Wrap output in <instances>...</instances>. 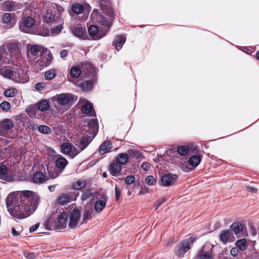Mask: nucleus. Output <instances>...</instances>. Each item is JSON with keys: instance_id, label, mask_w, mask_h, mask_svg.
<instances>
[{"instance_id": "nucleus-1", "label": "nucleus", "mask_w": 259, "mask_h": 259, "mask_svg": "<svg viewBox=\"0 0 259 259\" xmlns=\"http://www.w3.org/2000/svg\"><path fill=\"white\" fill-rule=\"evenodd\" d=\"M108 17H104L101 15L97 11H94L91 14L92 20L104 26L102 30H99L98 27L96 25H91L88 28V31L90 36L94 39H99L104 37L108 32L111 24V18L113 16L112 11L108 13Z\"/></svg>"}, {"instance_id": "nucleus-2", "label": "nucleus", "mask_w": 259, "mask_h": 259, "mask_svg": "<svg viewBox=\"0 0 259 259\" xmlns=\"http://www.w3.org/2000/svg\"><path fill=\"white\" fill-rule=\"evenodd\" d=\"M38 202L36 200L31 201L30 205L21 202V204L17 205L13 208H9V212L13 217L23 219L29 217L36 210Z\"/></svg>"}, {"instance_id": "nucleus-3", "label": "nucleus", "mask_w": 259, "mask_h": 259, "mask_svg": "<svg viewBox=\"0 0 259 259\" xmlns=\"http://www.w3.org/2000/svg\"><path fill=\"white\" fill-rule=\"evenodd\" d=\"M76 100V97L70 93H62L56 95L52 98V100L62 106L68 109Z\"/></svg>"}, {"instance_id": "nucleus-4", "label": "nucleus", "mask_w": 259, "mask_h": 259, "mask_svg": "<svg viewBox=\"0 0 259 259\" xmlns=\"http://www.w3.org/2000/svg\"><path fill=\"white\" fill-rule=\"evenodd\" d=\"M48 2L45 3L42 9V15L44 20L47 23H52L54 22H60L59 17L57 13L54 12L52 8H49Z\"/></svg>"}, {"instance_id": "nucleus-5", "label": "nucleus", "mask_w": 259, "mask_h": 259, "mask_svg": "<svg viewBox=\"0 0 259 259\" xmlns=\"http://www.w3.org/2000/svg\"><path fill=\"white\" fill-rule=\"evenodd\" d=\"M201 160V158L199 156L194 155L190 157L188 161L180 163L179 166L185 171H190L197 166Z\"/></svg>"}, {"instance_id": "nucleus-6", "label": "nucleus", "mask_w": 259, "mask_h": 259, "mask_svg": "<svg viewBox=\"0 0 259 259\" xmlns=\"http://www.w3.org/2000/svg\"><path fill=\"white\" fill-rule=\"evenodd\" d=\"M68 161L63 157L58 158L56 160V166L58 168V170L54 172L51 171V170H48V175L50 176L51 179H55L58 177L64 170V168L68 164Z\"/></svg>"}, {"instance_id": "nucleus-7", "label": "nucleus", "mask_w": 259, "mask_h": 259, "mask_svg": "<svg viewBox=\"0 0 259 259\" xmlns=\"http://www.w3.org/2000/svg\"><path fill=\"white\" fill-rule=\"evenodd\" d=\"M195 238L191 237L180 243L176 249V253L179 256H182L190 248Z\"/></svg>"}, {"instance_id": "nucleus-8", "label": "nucleus", "mask_w": 259, "mask_h": 259, "mask_svg": "<svg viewBox=\"0 0 259 259\" xmlns=\"http://www.w3.org/2000/svg\"><path fill=\"white\" fill-rule=\"evenodd\" d=\"M34 23V19L30 17L27 16L22 18L20 24V30L24 33H30L32 32L31 29Z\"/></svg>"}, {"instance_id": "nucleus-9", "label": "nucleus", "mask_w": 259, "mask_h": 259, "mask_svg": "<svg viewBox=\"0 0 259 259\" xmlns=\"http://www.w3.org/2000/svg\"><path fill=\"white\" fill-rule=\"evenodd\" d=\"M21 195L18 192L11 193L6 199V205L9 211V208H13L17 205L21 204Z\"/></svg>"}, {"instance_id": "nucleus-10", "label": "nucleus", "mask_w": 259, "mask_h": 259, "mask_svg": "<svg viewBox=\"0 0 259 259\" xmlns=\"http://www.w3.org/2000/svg\"><path fill=\"white\" fill-rule=\"evenodd\" d=\"M68 215L66 212H62L58 214L54 220V227L55 229H62L66 227Z\"/></svg>"}, {"instance_id": "nucleus-11", "label": "nucleus", "mask_w": 259, "mask_h": 259, "mask_svg": "<svg viewBox=\"0 0 259 259\" xmlns=\"http://www.w3.org/2000/svg\"><path fill=\"white\" fill-rule=\"evenodd\" d=\"M69 222L68 223L69 227L70 228H75L79 226L80 224V213L78 209H73L71 211L69 215ZM82 223H80V224Z\"/></svg>"}, {"instance_id": "nucleus-12", "label": "nucleus", "mask_w": 259, "mask_h": 259, "mask_svg": "<svg viewBox=\"0 0 259 259\" xmlns=\"http://www.w3.org/2000/svg\"><path fill=\"white\" fill-rule=\"evenodd\" d=\"M49 179H51L49 175L47 176L41 171H36L30 178V181L35 184H40L47 182Z\"/></svg>"}, {"instance_id": "nucleus-13", "label": "nucleus", "mask_w": 259, "mask_h": 259, "mask_svg": "<svg viewBox=\"0 0 259 259\" xmlns=\"http://www.w3.org/2000/svg\"><path fill=\"white\" fill-rule=\"evenodd\" d=\"M178 179V176L175 174H167L163 175L161 178V185L169 187L175 183Z\"/></svg>"}, {"instance_id": "nucleus-14", "label": "nucleus", "mask_w": 259, "mask_h": 259, "mask_svg": "<svg viewBox=\"0 0 259 259\" xmlns=\"http://www.w3.org/2000/svg\"><path fill=\"white\" fill-rule=\"evenodd\" d=\"M13 126L12 122L9 119H5L0 122V136L7 137L9 131Z\"/></svg>"}, {"instance_id": "nucleus-15", "label": "nucleus", "mask_w": 259, "mask_h": 259, "mask_svg": "<svg viewBox=\"0 0 259 259\" xmlns=\"http://www.w3.org/2000/svg\"><path fill=\"white\" fill-rule=\"evenodd\" d=\"M0 179L8 182L15 180L14 176L12 175V171L7 168L4 165L0 166Z\"/></svg>"}, {"instance_id": "nucleus-16", "label": "nucleus", "mask_w": 259, "mask_h": 259, "mask_svg": "<svg viewBox=\"0 0 259 259\" xmlns=\"http://www.w3.org/2000/svg\"><path fill=\"white\" fill-rule=\"evenodd\" d=\"M22 8V5L17 2L8 1L2 4V9L6 11H14Z\"/></svg>"}, {"instance_id": "nucleus-17", "label": "nucleus", "mask_w": 259, "mask_h": 259, "mask_svg": "<svg viewBox=\"0 0 259 259\" xmlns=\"http://www.w3.org/2000/svg\"><path fill=\"white\" fill-rule=\"evenodd\" d=\"M71 30L75 36L81 39L86 38L85 28L81 24H78L72 26Z\"/></svg>"}, {"instance_id": "nucleus-18", "label": "nucleus", "mask_w": 259, "mask_h": 259, "mask_svg": "<svg viewBox=\"0 0 259 259\" xmlns=\"http://www.w3.org/2000/svg\"><path fill=\"white\" fill-rule=\"evenodd\" d=\"M231 229L238 238L243 236H247L246 230H244L243 226L239 223H234L231 226Z\"/></svg>"}, {"instance_id": "nucleus-19", "label": "nucleus", "mask_w": 259, "mask_h": 259, "mask_svg": "<svg viewBox=\"0 0 259 259\" xmlns=\"http://www.w3.org/2000/svg\"><path fill=\"white\" fill-rule=\"evenodd\" d=\"M42 65L45 67L49 66L53 59V56L49 50L47 48H42V53L41 54Z\"/></svg>"}, {"instance_id": "nucleus-20", "label": "nucleus", "mask_w": 259, "mask_h": 259, "mask_svg": "<svg viewBox=\"0 0 259 259\" xmlns=\"http://www.w3.org/2000/svg\"><path fill=\"white\" fill-rule=\"evenodd\" d=\"M33 192L31 191L25 190L21 192L20 194L21 195L20 201L30 205L31 201L33 200H37L33 197Z\"/></svg>"}, {"instance_id": "nucleus-21", "label": "nucleus", "mask_w": 259, "mask_h": 259, "mask_svg": "<svg viewBox=\"0 0 259 259\" xmlns=\"http://www.w3.org/2000/svg\"><path fill=\"white\" fill-rule=\"evenodd\" d=\"M15 74L9 67L0 66V74L2 76L15 80Z\"/></svg>"}, {"instance_id": "nucleus-22", "label": "nucleus", "mask_w": 259, "mask_h": 259, "mask_svg": "<svg viewBox=\"0 0 259 259\" xmlns=\"http://www.w3.org/2000/svg\"><path fill=\"white\" fill-rule=\"evenodd\" d=\"M107 201V197L105 195H101L95 205V209L97 212H100L105 208Z\"/></svg>"}, {"instance_id": "nucleus-23", "label": "nucleus", "mask_w": 259, "mask_h": 259, "mask_svg": "<svg viewBox=\"0 0 259 259\" xmlns=\"http://www.w3.org/2000/svg\"><path fill=\"white\" fill-rule=\"evenodd\" d=\"M220 239L224 243H226L233 241V235L231 231L224 230L220 233Z\"/></svg>"}, {"instance_id": "nucleus-24", "label": "nucleus", "mask_w": 259, "mask_h": 259, "mask_svg": "<svg viewBox=\"0 0 259 259\" xmlns=\"http://www.w3.org/2000/svg\"><path fill=\"white\" fill-rule=\"evenodd\" d=\"M27 50L32 55L35 56L38 55L39 53H42V48H45L40 46L36 45H28L27 46Z\"/></svg>"}, {"instance_id": "nucleus-25", "label": "nucleus", "mask_w": 259, "mask_h": 259, "mask_svg": "<svg viewBox=\"0 0 259 259\" xmlns=\"http://www.w3.org/2000/svg\"><path fill=\"white\" fill-rule=\"evenodd\" d=\"M112 142L111 141H104L100 146L99 149V152L101 155L110 152L112 148Z\"/></svg>"}, {"instance_id": "nucleus-26", "label": "nucleus", "mask_w": 259, "mask_h": 259, "mask_svg": "<svg viewBox=\"0 0 259 259\" xmlns=\"http://www.w3.org/2000/svg\"><path fill=\"white\" fill-rule=\"evenodd\" d=\"M2 20L3 23L8 25V28L12 27L16 23V20L12 18V14L10 13H5L2 17Z\"/></svg>"}, {"instance_id": "nucleus-27", "label": "nucleus", "mask_w": 259, "mask_h": 259, "mask_svg": "<svg viewBox=\"0 0 259 259\" xmlns=\"http://www.w3.org/2000/svg\"><path fill=\"white\" fill-rule=\"evenodd\" d=\"M109 171L113 176H117L121 170V165L117 162H113L109 165Z\"/></svg>"}, {"instance_id": "nucleus-28", "label": "nucleus", "mask_w": 259, "mask_h": 259, "mask_svg": "<svg viewBox=\"0 0 259 259\" xmlns=\"http://www.w3.org/2000/svg\"><path fill=\"white\" fill-rule=\"evenodd\" d=\"M126 40V37L123 35H117L114 39L113 45L117 51L120 50Z\"/></svg>"}, {"instance_id": "nucleus-29", "label": "nucleus", "mask_w": 259, "mask_h": 259, "mask_svg": "<svg viewBox=\"0 0 259 259\" xmlns=\"http://www.w3.org/2000/svg\"><path fill=\"white\" fill-rule=\"evenodd\" d=\"M49 8H52L54 12L57 13V15L59 17L60 22H62V19L60 17V14L64 11V9L61 6L56 5L52 2H48Z\"/></svg>"}, {"instance_id": "nucleus-30", "label": "nucleus", "mask_w": 259, "mask_h": 259, "mask_svg": "<svg viewBox=\"0 0 259 259\" xmlns=\"http://www.w3.org/2000/svg\"><path fill=\"white\" fill-rule=\"evenodd\" d=\"M91 140L88 136H84L79 140V143L76 145L78 146L80 151L84 150L90 143Z\"/></svg>"}, {"instance_id": "nucleus-31", "label": "nucleus", "mask_w": 259, "mask_h": 259, "mask_svg": "<svg viewBox=\"0 0 259 259\" xmlns=\"http://www.w3.org/2000/svg\"><path fill=\"white\" fill-rule=\"evenodd\" d=\"M84 5L80 3H75L72 4L71 10L75 14H80L83 12Z\"/></svg>"}, {"instance_id": "nucleus-32", "label": "nucleus", "mask_w": 259, "mask_h": 259, "mask_svg": "<svg viewBox=\"0 0 259 259\" xmlns=\"http://www.w3.org/2000/svg\"><path fill=\"white\" fill-rule=\"evenodd\" d=\"M81 111L83 113L89 114L90 116H93L95 114L92 104L88 102L86 103L82 106Z\"/></svg>"}, {"instance_id": "nucleus-33", "label": "nucleus", "mask_w": 259, "mask_h": 259, "mask_svg": "<svg viewBox=\"0 0 259 259\" xmlns=\"http://www.w3.org/2000/svg\"><path fill=\"white\" fill-rule=\"evenodd\" d=\"M96 191L93 189H85L82 191L81 199L82 201L86 200L89 198L93 196Z\"/></svg>"}, {"instance_id": "nucleus-34", "label": "nucleus", "mask_w": 259, "mask_h": 259, "mask_svg": "<svg viewBox=\"0 0 259 259\" xmlns=\"http://www.w3.org/2000/svg\"><path fill=\"white\" fill-rule=\"evenodd\" d=\"M204 247L199 251L198 253L197 259H213L210 252H206L204 250Z\"/></svg>"}, {"instance_id": "nucleus-35", "label": "nucleus", "mask_w": 259, "mask_h": 259, "mask_svg": "<svg viewBox=\"0 0 259 259\" xmlns=\"http://www.w3.org/2000/svg\"><path fill=\"white\" fill-rule=\"evenodd\" d=\"M128 160V156L126 153H120L117 155L116 161L120 165L125 164Z\"/></svg>"}, {"instance_id": "nucleus-36", "label": "nucleus", "mask_w": 259, "mask_h": 259, "mask_svg": "<svg viewBox=\"0 0 259 259\" xmlns=\"http://www.w3.org/2000/svg\"><path fill=\"white\" fill-rule=\"evenodd\" d=\"M86 185V182L84 180H78L74 182L72 184L73 190H80L83 188Z\"/></svg>"}, {"instance_id": "nucleus-37", "label": "nucleus", "mask_w": 259, "mask_h": 259, "mask_svg": "<svg viewBox=\"0 0 259 259\" xmlns=\"http://www.w3.org/2000/svg\"><path fill=\"white\" fill-rule=\"evenodd\" d=\"M37 108L41 111H45L49 108V102L47 100H43L37 103Z\"/></svg>"}, {"instance_id": "nucleus-38", "label": "nucleus", "mask_w": 259, "mask_h": 259, "mask_svg": "<svg viewBox=\"0 0 259 259\" xmlns=\"http://www.w3.org/2000/svg\"><path fill=\"white\" fill-rule=\"evenodd\" d=\"M72 145L68 143H63L61 147L62 152L64 154H67L70 156V152H71Z\"/></svg>"}, {"instance_id": "nucleus-39", "label": "nucleus", "mask_w": 259, "mask_h": 259, "mask_svg": "<svg viewBox=\"0 0 259 259\" xmlns=\"http://www.w3.org/2000/svg\"><path fill=\"white\" fill-rule=\"evenodd\" d=\"M57 74V70L55 69H50L46 72L45 78L48 80H51L54 79Z\"/></svg>"}, {"instance_id": "nucleus-40", "label": "nucleus", "mask_w": 259, "mask_h": 259, "mask_svg": "<svg viewBox=\"0 0 259 259\" xmlns=\"http://www.w3.org/2000/svg\"><path fill=\"white\" fill-rule=\"evenodd\" d=\"M236 245L237 247H238L239 249L241 251L245 250L247 246L246 241L244 239L238 240L236 242Z\"/></svg>"}, {"instance_id": "nucleus-41", "label": "nucleus", "mask_w": 259, "mask_h": 259, "mask_svg": "<svg viewBox=\"0 0 259 259\" xmlns=\"http://www.w3.org/2000/svg\"><path fill=\"white\" fill-rule=\"evenodd\" d=\"M17 93H18V91L17 89H14V88H11V89L6 90L4 92V95L6 97H15Z\"/></svg>"}, {"instance_id": "nucleus-42", "label": "nucleus", "mask_w": 259, "mask_h": 259, "mask_svg": "<svg viewBox=\"0 0 259 259\" xmlns=\"http://www.w3.org/2000/svg\"><path fill=\"white\" fill-rule=\"evenodd\" d=\"M93 86V81L91 80L84 81L81 83V88L84 91L91 90Z\"/></svg>"}, {"instance_id": "nucleus-43", "label": "nucleus", "mask_w": 259, "mask_h": 259, "mask_svg": "<svg viewBox=\"0 0 259 259\" xmlns=\"http://www.w3.org/2000/svg\"><path fill=\"white\" fill-rule=\"evenodd\" d=\"M80 74L81 70L78 67L74 66L70 70V74L73 78H77Z\"/></svg>"}, {"instance_id": "nucleus-44", "label": "nucleus", "mask_w": 259, "mask_h": 259, "mask_svg": "<svg viewBox=\"0 0 259 259\" xmlns=\"http://www.w3.org/2000/svg\"><path fill=\"white\" fill-rule=\"evenodd\" d=\"M70 198L68 195L66 194L61 195L58 199L59 203L61 205H64L69 202Z\"/></svg>"}, {"instance_id": "nucleus-45", "label": "nucleus", "mask_w": 259, "mask_h": 259, "mask_svg": "<svg viewBox=\"0 0 259 259\" xmlns=\"http://www.w3.org/2000/svg\"><path fill=\"white\" fill-rule=\"evenodd\" d=\"M38 131L44 134H49L51 133V130L49 127L45 125H41L38 127Z\"/></svg>"}, {"instance_id": "nucleus-46", "label": "nucleus", "mask_w": 259, "mask_h": 259, "mask_svg": "<svg viewBox=\"0 0 259 259\" xmlns=\"http://www.w3.org/2000/svg\"><path fill=\"white\" fill-rule=\"evenodd\" d=\"M177 151L181 155L185 156L188 153V147L186 146H181L178 148Z\"/></svg>"}, {"instance_id": "nucleus-47", "label": "nucleus", "mask_w": 259, "mask_h": 259, "mask_svg": "<svg viewBox=\"0 0 259 259\" xmlns=\"http://www.w3.org/2000/svg\"><path fill=\"white\" fill-rule=\"evenodd\" d=\"M88 125L92 128L93 132H95L98 129V123L96 119H92L88 121Z\"/></svg>"}, {"instance_id": "nucleus-48", "label": "nucleus", "mask_w": 259, "mask_h": 259, "mask_svg": "<svg viewBox=\"0 0 259 259\" xmlns=\"http://www.w3.org/2000/svg\"><path fill=\"white\" fill-rule=\"evenodd\" d=\"M145 182L149 185H153L156 183V180L152 176H149L146 177Z\"/></svg>"}, {"instance_id": "nucleus-49", "label": "nucleus", "mask_w": 259, "mask_h": 259, "mask_svg": "<svg viewBox=\"0 0 259 259\" xmlns=\"http://www.w3.org/2000/svg\"><path fill=\"white\" fill-rule=\"evenodd\" d=\"M92 218V212L90 210H86L83 214V221L87 222L89 220Z\"/></svg>"}, {"instance_id": "nucleus-50", "label": "nucleus", "mask_w": 259, "mask_h": 259, "mask_svg": "<svg viewBox=\"0 0 259 259\" xmlns=\"http://www.w3.org/2000/svg\"><path fill=\"white\" fill-rule=\"evenodd\" d=\"M0 107L3 110L7 111L10 109L11 106L9 102L4 101L1 103Z\"/></svg>"}, {"instance_id": "nucleus-51", "label": "nucleus", "mask_w": 259, "mask_h": 259, "mask_svg": "<svg viewBox=\"0 0 259 259\" xmlns=\"http://www.w3.org/2000/svg\"><path fill=\"white\" fill-rule=\"evenodd\" d=\"M81 151H80V149H78L76 147H72L71 149V152H70V156L71 158H74L79 153H80Z\"/></svg>"}, {"instance_id": "nucleus-52", "label": "nucleus", "mask_w": 259, "mask_h": 259, "mask_svg": "<svg viewBox=\"0 0 259 259\" xmlns=\"http://www.w3.org/2000/svg\"><path fill=\"white\" fill-rule=\"evenodd\" d=\"M62 29V25L60 24L59 25L56 26L55 27H54L52 29L51 31L53 33H55L56 34H57L61 31Z\"/></svg>"}, {"instance_id": "nucleus-53", "label": "nucleus", "mask_w": 259, "mask_h": 259, "mask_svg": "<svg viewBox=\"0 0 259 259\" xmlns=\"http://www.w3.org/2000/svg\"><path fill=\"white\" fill-rule=\"evenodd\" d=\"M135 181V178L133 176H128L125 179V183L126 185H131Z\"/></svg>"}, {"instance_id": "nucleus-54", "label": "nucleus", "mask_w": 259, "mask_h": 259, "mask_svg": "<svg viewBox=\"0 0 259 259\" xmlns=\"http://www.w3.org/2000/svg\"><path fill=\"white\" fill-rule=\"evenodd\" d=\"M7 55V52L5 46H2L0 47V60L3 57Z\"/></svg>"}, {"instance_id": "nucleus-55", "label": "nucleus", "mask_w": 259, "mask_h": 259, "mask_svg": "<svg viewBox=\"0 0 259 259\" xmlns=\"http://www.w3.org/2000/svg\"><path fill=\"white\" fill-rule=\"evenodd\" d=\"M45 83L44 82H38L35 84L34 88L37 91H41L45 87Z\"/></svg>"}, {"instance_id": "nucleus-56", "label": "nucleus", "mask_w": 259, "mask_h": 259, "mask_svg": "<svg viewBox=\"0 0 259 259\" xmlns=\"http://www.w3.org/2000/svg\"><path fill=\"white\" fill-rule=\"evenodd\" d=\"M24 255L27 259H34L36 257V255L33 252H24Z\"/></svg>"}, {"instance_id": "nucleus-57", "label": "nucleus", "mask_w": 259, "mask_h": 259, "mask_svg": "<svg viewBox=\"0 0 259 259\" xmlns=\"http://www.w3.org/2000/svg\"><path fill=\"white\" fill-rule=\"evenodd\" d=\"M121 192L120 189L116 186L115 188V195L116 201H118L120 196Z\"/></svg>"}, {"instance_id": "nucleus-58", "label": "nucleus", "mask_w": 259, "mask_h": 259, "mask_svg": "<svg viewBox=\"0 0 259 259\" xmlns=\"http://www.w3.org/2000/svg\"><path fill=\"white\" fill-rule=\"evenodd\" d=\"M150 164L148 162H143L141 164V168L145 171H147L150 168Z\"/></svg>"}, {"instance_id": "nucleus-59", "label": "nucleus", "mask_w": 259, "mask_h": 259, "mask_svg": "<svg viewBox=\"0 0 259 259\" xmlns=\"http://www.w3.org/2000/svg\"><path fill=\"white\" fill-rule=\"evenodd\" d=\"M39 224L37 223V224H36L35 225L32 226V227H31L29 229L30 232L32 233V232H34L35 231H36L39 227Z\"/></svg>"}, {"instance_id": "nucleus-60", "label": "nucleus", "mask_w": 259, "mask_h": 259, "mask_svg": "<svg viewBox=\"0 0 259 259\" xmlns=\"http://www.w3.org/2000/svg\"><path fill=\"white\" fill-rule=\"evenodd\" d=\"M238 253V249L237 248H233L231 250V254L233 256H236Z\"/></svg>"}, {"instance_id": "nucleus-61", "label": "nucleus", "mask_w": 259, "mask_h": 259, "mask_svg": "<svg viewBox=\"0 0 259 259\" xmlns=\"http://www.w3.org/2000/svg\"><path fill=\"white\" fill-rule=\"evenodd\" d=\"M68 54V51L67 50H63L60 52V56L62 58H64L67 56Z\"/></svg>"}, {"instance_id": "nucleus-62", "label": "nucleus", "mask_w": 259, "mask_h": 259, "mask_svg": "<svg viewBox=\"0 0 259 259\" xmlns=\"http://www.w3.org/2000/svg\"><path fill=\"white\" fill-rule=\"evenodd\" d=\"M247 189L248 191L252 193H256L257 191V190L256 188L249 186H247Z\"/></svg>"}, {"instance_id": "nucleus-63", "label": "nucleus", "mask_w": 259, "mask_h": 259, "mask_svg": "<svg viewBox=\"0 0 259 259\" xmlns=\"http://www.w3.org/2000/svg\"><path fill=\"white\" fill-rule=\"evenodd\" d=\"M20 233V231H17L15 228L12 229V234L14 236H17Z\"/></svg>"}, {"instance_id": "nucleus-64", "label": "nucleus", "mask_w": 259, "mask_h": 259, "mask_svg": "<svg viewBox=\"0 0 259 259\" xmlns=\"http://www.w3.org/2000/svg\"><path fill=\"white\" fill-rule=\"evenodd\" d=\"M250 229L251 231V234L253 236H255L256 234V230L254 227H253L252 225H250Z\"/></svg>"}]
</instances>
